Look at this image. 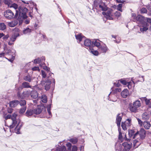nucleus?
Wrapping results in <instances>:
<instances>
[{
  "mask_svg": "<svg viewBox=\"0 0 151 151\" xmlns=\"http://www.w3.org/2000/svg\"><path fill=\"white\" fill-rule=\"evenodd\" d=\"M18 12V16L17 17V19L19 20L22 17L23 19H26L27 16L26 15L28 11V9L25 7L19 6L18 10H17Z\"/></svg>",
  "mask_w": 151,
  "mask_h": 151,
  "instance_id": "obj_1",
  "label": "nucleus"
},
{
  "mask_svg": "<svg viewBox=\"0 0 151 151\" xmlns=\"http://www.w3.org/2000/svg\"><path fill=\"white\" fill-rule=\"evenodd\" d=\"M16 13L15 15L13 12L10 9L7 10L4 12V16L5 17L8 19H11L14 18L17 19V17L18 16V12L16 10Z\"/></svg>",
  "mask_w": 151,
  "mask_h": 151,
  "instance_id": "obj_2",
  "label": "nucleus"
},
{
  "mask_svg": "<svg viewBox=\"0 0 151 151\" xmlns=\"http://www.w3.org/2000/svg\"><path fill=\"white\" fill-rule=\"evenodd\" d=\"M145 21V17L140 15L136 17L135 14L133 13V21L135 22L140 25L146 23Z\"/></svg>",
  "mask_w": 151,
  "mask_h": 151,
  "instance_id": "obj_3",
  "label": "nucleus"
},
{
  "mask_svg": "<svg viewBox=\"0 0 151 151\" xmlns=\"http://www.w3.org/2000/svg\"><path fill=\"white\" fill-rule=\"evenodd\" d=\"M94 6L97 8H99V9L102 11H105L107 9V7L105 5V3L103 2H100L97 1H94Z\"/></svg>",
  "mask_w": 151,
  "mask_h": 151,
  "instance_id": "obj_4",
  "label": "nucleus"
},
{
  "mask_svg": "<svg viewBox=\"0 0 151 151\" xmlns=\"http://www.w3.org/2000/svg\"><path fill=\"white\" fill-rule=\"evenodd\" d=\"M102 14L105 16V17L108 19L113 20V16L114 13L112 12V10L108 9L107 7V10L105 11H103Z\"/></svg>",
  "mask_w": 151,
  "mask_h": 151,
  "instance_id": "obj_5",
  "label": "nucleus"
},
{
  "mask_svg": "<svg viewBox=\"0 0 151 151\" xmlns=\"http://www.w3.org/2000/svg\"><path fill=\"white\" fill-rule=\"evenodd\" d=\"M51 84V81L50 79H49V77H47V79L45 80H42L41 82V84L44 86L45 89L46 91L49 90L50 88V84Z\"/></svg>",
  "mask_w": 151,
  "mask_h": 151,
  "instance_id": "obj_6",
  "label": "nucleus"
},
{
  "mask_svg": "<svg viewBox=\"0 0 151 151\" xmlns=\"http://www.w3.org/2000/svg\"><path fill=\"white\" fill-rule=\"evenodd\" d=\"M31 92L29 90L25 91L23 93H21L19 92H18L17 96L20 99H23L28 98L29 95H30Z\"/></svg>",
  "mask_w": 151,
  "mask_h": 151,
  "instance_id": "obj_7",
  "label": "nucleus"
},
{
  "mask_svg": "<svg viewBox=\"0 0 151 151\" xmlns=\"http://www.w3.org/2000/svg\"><path fill=\"white\" fill-rule=\"evenodd\" d=\"M139 134L140 138L142 139H143L145 137L146 132L144 129L141 128L139 132L137 131L134 134L133 139L136 138Z\"/></svg>",
  "mask_w": 151,
  "mask_h": 151,
  "instance_id": "obj_8",
  "label": "nucleus"
},
{
  "mask_svg": "<svg viewBox=\"0 0 151 151\" xmlns=\"http://www.w3.org/2000/svg\"><path fill=\"white\" fill-rule=\"evenodd\" d=\"M34 114H40L42 111L44 112V113L46 112V110L44 107L42 106H38L35 109H33Z\"/></svg>",
  "mask_w": 151,
  "mask_h": 151,
  "instance_id": "obj_9",
  "label": "nucleus"
},
{
  "mask_svg": "<svg viewBox=\"0 0 151 151\" xmlns=\"http://www.w3.org/2000/svg\"><path fill=\"white\" fill-rule=\"evenodd\" d=\"M141 105L140 101L139 100L136 101L133 104V112L136 113L138 111V108Z\"/></svg>",
  "mask_w": 151,
  "mask_h": 151,
  "instance_id": "obj_10",
  "label": "nucleus"
},
{
  "mask_svg": "<svg viewBox=\"0 0 151 151\" xmlns=\"http://www.w3.org/2000/svg\"><path fill=\"white\" fill-rule=\"evenodd\" d=\"M126 139H125L127 140V142H129L130 141L131 139H127V138H125ZM130 144H132L131 143H129V142H125L123 143L122 146L124 147V149L125 151H129L130 149L131 148Z\"/></svg>",
  "mask_w": 151,
  "mask_h": 151,
  "instance_id": "obj_11",
  "label": "nucleus"
},
{
  "mask_svg": "<svg viewBox=\"0 0 151 151\" xmlns=\"http://www.w3.org/2000/svg\"><path fill=\"white\" fill-rule=\"evenodd\" d=\"M6 52L9 55H11V59H8L11 62L13 61L15 58V50L14 49L8 50L6 51Z\"/></svg>",
  "mask_w": 151,
  "mask_h": 151,
  "instance_id": "obj_12",
  "label": "nucleus"
},
{
  "mask_svg": "<svg viewBox=\"0 0 151 151\" xmlns=\"http://www.w3.org/2000/svg\"><path fill=\"white\" fill-rule=\"evenodd\" d=\"M149 24L147 23H145L144 24L139 25L140 28V30L141 32L144 33L146 32L148 29Z\"/></svg>",
  "mask_w": 151,
  "mask_h": 151,
  "instance_id": "obj_13",
  "label": "nucleus"
},
{
  "mask_svg": "<svg viewBox=\"0 0 151 151\" xmlns=\"http://www.w3.org/2000/svg\"><path fill=\"white\" fill-rule=\"evenodd\" d=\"M17 116V115L16 114L14 113L11 116V118L12 121V124L10 126V128L11 129L13 128L17 124L18 120H16V117Z\"/></svg>",
  "mask_w": 151,
  "mask_h": 151,
  "instance_id": "obj_14",
  "label": "nucleus"
},
{
  "mask_svg": "<svg viewBox=\"0 0 151 151\" xmlns=\"http://www.w3.org/2000/svg\"><path fill=\"white\" fill-rule=\"evenodd\" d=\"M92 42L89 39H86L84 40L83 44L81 43L82 46L85 47L86 48L92 47Z\"/></svg>",
  "mask_w": 151,
  "mask_h": 151,
  "instance_id": "obj_15",
  "label": "nucleus"
},
{
  "mask_svg": "<svg viewBox=\"0 0 151 151\" xmlns=\"http://www.w3.org/2000/svg\"><path fill=\"white\" fill-rule=\"evenodd\" d=\"M17 123L18 124L15 128V131L17 132L16 133L17 134H19L20 133L19 131L22 126V123L19 120H18Z\"/></svg>",
  "mask_w": 151,
  "mask_h": 151,
  "instance_id": "obj_16",
  "label": "nucleus"
},
{
  "mask_svg": "<svg viewBox=\"0 0 151 151\" xmlns=\"http://www.w3.org/2000/svg\"><path fill=\"white\" fill-rule=\"evenodd\" d=\"M75 37L77 42L79 43H80L85 38L81 33L78 34L77 35L76 34Z\"/></svg>",
  "mask_w": 151,
  "mask_h": 151,
  "instance_id": "obj_17",
  "label": "nucleus"
},
{
  "mask_svg": "<svg viewBox=\"0 0 151 151\" xmlns=\"http://www.w3.org/2000/svg\"><path fill=\"white\" fill-rule=\"evenodd\" d=\"M122 114H119L117 115L116 117V123L117 124L118 127H119L120 126L121 122L122 119Z\"/></svg>",
  "mask_w": 151,
  "mask_h": 151,
  "instance_id": "obj_18",
  "label": "nucleus"
},
{
  "mask_svg": "<svg viewBox=\"0 0 151 151\" xmlns=\"http://www.w3.org/2000/svg\"><path fill=\"white\" fill-rule=\"evenodd\" d=\"M34 114V112L33 109H28L25 113V115L28 117H30Z\"/></svg>",
  "mask_w": 151,
  "mask_h": 151,
  "instance_id": "obj_19",
  "label": "nucleus"
},
{
  "mask_svg": "<svg viewBox=\"0 0 151 151\" xmlns=\"http://www.w3.org/2000/svg\"><path fill=\"white\" fill-rule=\"evenodd\" d=\"M19 104V101L18 100H14L10 102L9 104L10 107H16Z\"/></svg>",
  "mask_w": 151,
  "mask_h": 151,
  "instance_id": "obj_20",
  "label": "nucleus"
},
{
  "mask_svg": "<svg viewBox=\"0 0 151 151\" xmlns=\"http://www.w3.org/2000/svg\"><path fill=\"white\" fill-rule=\"evenodd\" d=\"M34 62L35 63H38L41 67H42L43 65H44V63H42V60L41 58H39L35 59L34 60Z\"/></svg>",
  "mask_w": 151,
  "mask_h": 151,
  "instance_id": "obj_21",
  "label": "nucleus"
},
{
  "mask_svg": "<svg viewBox=\"0 0 151 151\" xmlns=\"http://www.w3.org/2000/svg\"><path fill=\"white\" fill-rule=\"evenodd\" d=\"M30 96L32 98L35 99L38 97V93L36 90H33L31 92Z\"/></svg>",
  "mask_w": 151,
  "mask_h": 151,
  "instance_id": "obj_22",
  "label": "nucleus"
},
{
  "mask_svg": "<svg viewBox=\"0 0 151 151\" xmlns=\"http://www.w3.org/2000/svg\"><path fill=\"white\" fill-rule=\"evenodd\" d=\"M23 79L26 81L30 82L32 80L33 78L29 74L25 75L23 78Z\"/></svg>",
  "mask_w": 151,
  "mask_h": 151,
  "instance_id": "obj_23",
  "label": "nucleus"
},
{
  "mask_svg": "<svg viewBox=\"0 0 151 151\" xmlns=\"http://www.w3.org/2000/svg\"><path fill=\"white\" fill-rule=\"evenodd\" d=\"M129 94V91L128 90L124 89L121 93V95L124 98H126Z\"/></svg>",
  "mask_w": 151,
  "mask_h": 151,
  "instance_id": "obj_24",
  "label": "nucleus"
},
{
  "mask_svg": "<svg viewBox=\"0 0 151 151\" xmlns=\"http://www.w3.org/2000/svg\"><path fill=\"white\" fill-rule=\"evenodd\" d=\"M93 45L99 48L101 46L100 43L98 40H95L92 42V47H93Z\"/></svg>",
  "mask_w": 151,
  "mask_h": 151,
  "instance_id": "obj_25",
  "label": "nucleus"
},
{
  "mask_svg": "<svg viewBox=\"0 0 151 151\" xmlns=\"http://www.w3.org/2000/svg\"><path fill=\"white\" fill-rule=\"evenodd\" d=\"M119 82H120L122 83L124 85H127L128 87V88H131V86L129 85V83L128 82H127L125 80L123 79H121L120 80L118 81Z\"/></svg>",
  "mask_w": 151,
  "mask_h": 151,
  "instance_id": "obj_26",
  "label": "nucleus"
},
{
  "mask_svg": "<svg viewBox=\"0 0 151 151\" xmlns=\"http://www.w3.org/2000/svg\"><path fill=\"white\" fill-rule=\"evenodd\" d=\"M99 49L101 52L104 53H106L108 50L107 47L106 45L101 46Z\"/></svg>",
  "mask_w": 151,
  "mask_h": 151,
  "instance_id": "obj_27",
  "label": "nucleus"
},
{
  "mask_svg": "<svg viewBox=\"0 0 151 151\" xmlns=\"http://www.w3.org/2000/svg\"><path fill=\"white\" fill-rule=\"evenodd\" d=\"M18 23V21L15 20L9 22L8 24L9 27H13L17 25Z\"/></svg>",
  "mask_w": 151,
  "mask_h": 151,
  "instance_id": "obj_28",
  "label": "nucleus"
},
{
  "mask_svg": "<svg viewBox=\"0 0 151 151\" xmlns=\"http://www.w3.org/2000/svg\"><path fill=\"white\" fill-rule=\"evenodd\" d=\"M142 118L144 120H147L149 119V115L147 113L145 112L142 114Z\"/></svg>",
  "mask_w": 151,
  "mask_h": 151,
  "instance_id": "obj_29",
  "label": "nucleus"
},
{
  "mask_svg": "<svg viewBox=\"0 0 151 151\" xmlns=\"http://www.w3.org/2000/svg\"><path fill=\"white\" fill-rule=\"evenodd\" d=\"M22 86L24 88H30L31 87L29 83L25 81L22 83Z\"/></svg>",
  "mask_w": 151,
  "mask_h": 151,
  "instance_id": "obj_30",
  "label": "nucleus"
},
{
  "mask_svg": "<svg viewBox=\"0 0 151 151\" xmlns=\"http://www.w3.org/2000/svg\"><path fill=\"white\" fill-rule=\"evenodd\" d=\"M89 51L91 53L94 55L97 56L99 54L98 51L97 50H95L93 49V47H90V49H89Z\"/></svg>",
  "mask_w": 151,
  "mask_h": 151,
  "instance_id": "obj_31",
  "label": "nucleus"
},
{
  "mask_svg": "<svg viewBox=\"0 0 151 151\" xmlns=\"http://www.w3.org/2000/svg\"><path fill=\"white\" fill-rule=\"evenodd\" d=\"M143 126L145 129H148L151 126V124L150 122L145 121L143 123Z\"/></svg>",
  "mask_w": 151,
  "mask_h": 151,
  "instance_id": "obj_32",
  "label": "nucleus"
},
{
  "mask_svg": "<svg viewBox=\"0 0 151 151\" xmlns=\"http://www.w3.org/2000/svg\"><path fill=\"white\" fill-rule=\"evenodd\" d=\"M116 151H125L124 149V147L121 145H116L115 147Z\"/></svg>",
  "mask_w": 151,
  "mask_h": 151,
  "instance_id": "obj_33",
  "label": "nucleus"
},
{
  "mask_svg": "<svg viewBox=\"0 0 151 151\" xmlns=\"http://www.w3.org/2000/svg\"><path fill=\"white\" fill-rule=\"evenodd\" d=\"M3 2L5 4L7 5L9 7L11 6H12V4L13 2L11 0H4Z\"/></svg>",
  "mask_w": 151,
  "mask_h": 151,
  "instance_id": "obj_34",
  "label": "nucleus"
},
{
  "mask_svg": "<svg viewBox=\"0 0 151 151\" xmlns=\"http://www.w3.org/2000/svg\"><path fill=\"white\" fill-rule=\"evenodd\" d=\"M19 34H17V35H15L14 34L13 35L10 37V41H12V42L15 41L16 39L19 36Z\"/></svg>",
  "mask_w": 151,
  "mask_h": 151,
  "instance_id": "obj_35",
  "label": "nucleus"
},
{
  "mask_svg": "<svg viewBox=\"0 0 151 151\" xmlns=\"http://www.w3.org/2000/svg\"><path fill=\"white\" fill-rule=\"evenodd\" d=\"M32 30L28 27L24 29L23 30V33L24 34H27L30 33L32 32Z\"/></svg>",
  "mask_w": 151,
  "mask_h": 151,
  "instance_id": "obj_36",
  "label": "nucleus"
},
{
  "mask_svg": "<svg viewBox=\"0 0 151 151\" xmlns=\"http://www.w3.org/2000/svg\"><path fill=\"white\" fill-rule=\"evenodd\" d=\"M144 100L146 105H148L149 107L151 108V99H147L146 97L144 98Z\"/></svg>",
  "mask_w": 151,
  "mask_h": 151,
  "instance_id": "obj_37",
  "label": "nucleus"
},
{
  "mask_svg": "<svg viewBox=\"0 0 151 151\" xmlns=\"http://www.w3.org/2000/svg\"><path fill=\"white\" fill-rule=\"evenodd\" d=\"M47 109V112L49 114V118H50L52 116V114H51V113L50 111V109H51V104H49L46 107Z\"/></svg>",
  "mask_w": 151,
  "mask_h": 151,
  "instance_id": "obj_38",
  "label": "nucleus"
},
{
  "mask_svg": "<svg viewBox=\"0 0 151 151\" xmlns=\"http://www.w3.org/2000/svg\"><path fill=\"white\" fill-rule=\"evenodd\" d=\"M57 151H66V148L65 146H63L62 147L59 146L57 148Z\"/></svg>",
  "mask_w": 151,
  "mask_h": 151,
  "instance_id": "obj_39",
  "label": "nucleus"
},
{
  "mask_svg": "<svg viewBox=\"0 0 151 151\" xmlns=\"http://www.w3.org/2000/svg\"><path fill=\"white\" fill-rule=\"evenodd\" d=\"M134 147L136 148L137 147L140 145V143L137 140H134L133 142Z\"/></svg>",
  "mask_w": 151,
  "mask_h": 151,
  "instance_id": "obj_40",
  "label": "nucleus"
},
{
  "mask_svg": "<svg viewBox=\"0 0 151 151\" xmlns=\"http://www.w3.org/2000/svg\"><path fill=\"white\" fill-rule=\"evenodd\" d=\"M27 109V106H22V107L19 110V113L20 114H23L24 113L25 111H26Z\"/></svg>",
  "mask_w": 151,
  "mask_h": 151,
  "instance_id": "obj_41",
  "label": "nucleus"
},
{
  "mask_svg": "<svg viewBox=\"0 0 151 151\" xmlns=\"http://www.w3.org/2000/svg\"><path fill=\"white\" fill-rule=\"evenodd\" d=\"M41 100L44 103H46L47 101V98L45 95H43L41 98Z\"/></svg>",
  "mask_w": 151,
  "mask_h": 151,
  "instance_id": "obj_42",
  "label": "nucleus"
},
{
  "mask_svg": "<svg viewBox=\"0 0 151 151\" xmlns=\"http://www.w3.org/2000/svg\"><path fill=\"white\" fill-rule=\"evenodd\" d=\"M131 119H127L126 121L125 122L127 127L128 128L129 127L131 126Z\"/></svg>",
  "mask_w": 151,
  "mask_h": 151,
  "instance_id": "obj_43",
  "label": "nucleus"
},
{
  "mask_svg": "<svg viewBox=\"0 0 151 151\" xmlns=\"http://www.w3.org/2000/svg\"><path fill=\"white\" fill-rule=\"evenodd\" d=\"M19 103L21 106H26V101L24 100H21L20 101H19Z\"/></svg>",
  "mask_w": 151,
  "mask_h": 151,
  "instance_id": "obj_44",
  "label": "nucleus"
},
{
  "mask_svg": "<svg viewBox=\"0 0 151 151\" xmlns=\"http://www.w3.org/2000/svg\"><path fill=\"white\" fill-rule=\"evenodd\" d=\"M41 75L42 78H47V77H48L49 79V76H47L46 72L44 70L41 71Z\"/></svg>",
  "mask_w": 151,
  "mask_h": 151,
  "instance_id": "obj_45",
  "label": "nucleus"
},
{
  "mask_svg": "<svg viewBox=\"0 0 151 151\" xmlns=\"http://www.w3.org/2000/svg\"><path fill=\"white\" fill-rule=\"evenodd\" d=\"M78 140L76 138H71L69 141L73 144H76L78 142Z\"/></svg>",
  "mask_w": 151,
  "mask_h": 151,
  "instance_id": "obj_46",
  "label": "nucleus"
},
{
  "mask_svg": "<svg viewBox=\"0 0 151 151\" xmlns=\"http://www.w3.org/2000/svg\"><path fill=\"white\" fill-rule=\"evenodd\" d=\"M6 28V26L4 23H0V30H4Z\"/></svg>",
  "mask_w": 151,
  "mask_h": 151,
  "instance_id": "obj_47",
  "label": "nucleus"
},
{
  "mask_svg": "<svg viewBox=\"0 0 151 151\" xmlns=\"http://www.w3.org/2000/svg\"><path fill=\"white\" fill-rule=\"evenodd\" d=\"M121 127H122V128L124 130H126L128 128V127H127V126H126V123H125V122H122Z\"/></svg>",
  "mask_w": 151,
  "mask_h": 151,
  "instance_id": "obj_48",
  "label": "nucleus"
},
{
  "mask_svg": "<svg viewBox=\"0 0 151 151\" xmlns=\"http://www.w3.org/2000/svg\"><path fill=\"white\" fill-rule=\"evenodd\" d=\"M13 32L14 33V34L15 35H17V34H19V30L17 28H15L13 30Z\"/></svg>",
  "mask_w": 151,
  "mask_h": 151,
  "instance_id": "obj_49",
  "label": "nucleus"
},
{
  "mask_svg": "<svg viewBox=\"0 0 151 151\" xmlns=\"http://www.w3.org/2000/svg\"><path fill=\"white\" fill-rule=\"evenodd\" d=\"M12 6H11L10 8L13 7L15 9H17L18 8V6L17 4L15 3H12Z\"/></svg>",
  "mask_w": 151,
  "mask_h": 151,
  "instance_id": "obj_50",
  "label": "nucleus"
},
{
  "mask_svg": "<svg viewBox=\"0 0 151 151\" xmlns=\"http://www.w3.org/2000/svg\"><path fill=\"white\" fill-rule=\"evenodd\" d=\"M122 4H119L117 6V9L118 10L122 12Z\"/></svg>",
  "mask_w": 151,
  "mask_h": 151,
  "instance_id": "obj_51",
  "label": "nucleus"
},
{
  "mask_svg": "<svg viewBox=\"0 0 151 151\" xmlns=\"http://www.w3.org/2000/svg\"><path fill=\"white\" fill-rule=\"evenodd\" d=\"M111 37L114 38L115 39V40H114V41L116 43H118L120 42V39H118V40H117V37H116L115 36H114L113 35H111Z\"/></svg>",
  "mask_w": 151,
  "mask_h": 151,
  "instance_id": "obj_52",
  "label": "nucleus"
},
{
  "mask_svg": "<svg viewBox=\"0 0 151 151\" xmlns=\"http://www.w3.org/2000/svg\"><path fill=\"white\" fill-rule=\"evenodd\" d=\"M127 109L128 110H129L131 112H132V104L131 103H129Z\"/></svg>",
  "mask_w": 151,
  "mask_h": 151,
  "instance_id": "obj_53",
  "label": "nucleus"
},
{
  "mask_svg": "<svg viewBox=\"0 0 151 151\" xmlns=\"http://www.w3.org/2000/svg\"><path fill=\"white\" fill-rule=\"evenodd\" d=\"M114 14L116 17H117V18L121 16V13L119 12H116Z\"/></svg>",
  "mask_w": 151,
  "mask_h": 151,
  "instance_id": "obj_54",
  "label": "nucleus"
},
{
  "mask_svg": "<svg viewBox=\"0 0 151 151\" xmlns=\"http://www.w3.org/2000/svg\"><path fill=\"white\" fill-rule=\"evenodd\" d=\"M147 12V10L145 8H143L141 10V12L142 13H146Z\"/></svg>",
  "mask_w": 151,
  "mask_h": 151,
  "instance_id": "obj_55",
  "label": "nucleus"
},
{
  "mask_svg": "<svg viewBox=\"0 0 151 151\" xmlns=\"http://www.w3.org/2000/svg\"><path fill=\"white\" fill-rule=\"evenodd\" d=\"M51 82H52V84L53 86V90H54V87H55V80L54 79L52 78V79L51 80Z\"/></svg>",
  "mask_w": 151,
  "mask_h": 151,
  "instance_id": "obj_56",
  "label": "nucleus"
},
{
  "mask_svg": "<svg viewBox=\"0 0 151 151\" xmlns=\"http://www.w3.org/2000/svg\"><path fill=\"white\" fill-rule=\"evenodd\" d=\"M78 150V148L77 146L75 145H74L73 146L72 151H77Z\"/></svg>",
  "mask_w": 151,
  "mask_h": 151,
  "instance_id": "obj_57",
  "label": "nucleus"
},
{
  "mask_svg": "<svg viewBox=\"0 0 151 151\" xmlns=\"http://www.w3.org/2000/svg\"><path fill=\"white\" fill-rule=\"evenodd\" d=\"M129 135L130 138L132 137V129L129 130Z\"/></svg>",
  "mask_w": 151,
  "mask_h": 151,
  "instance_id": "obj_58",
  "label": "nucleus"
},
{
  "mask_svg": "<svg viewBox=\"0 0 151 151\" xmlns=\"http://www.w3.org/2000/svg\"><path fill=\"white\" fill-rule=\"evenodd\" d=\"M146 21L147 23H149L151 24V19L145 18Z\"/></svg>",
  "mask_w": 151,
  "mask_h": 151,
  "instance_id": "obj_59",
  "label": "nucleus"
},
{
  "mask_svg": "<svg viewBox=\"0 0 151 151\" xmlns=\"http://www.w3.org/2000/svg\"><path fill=\"white\" fill-rule=\"evenodd\" d=\"M137 120H138L139 124L140 125V126H142L143 123L142 121L139 118L137 119Z\"/></svg>",
  "mask_w": 151,
  "mask_h": 151,
  "instance_id": "obj_60",
  "label": "nucleus"
},
{
  "mask_svg": "<svg viewBox=\"0 0 151 151\" xmlns=\"http://www.w3.org/2000/svg\"><path fill=\"white\" fill-rule=\"evenodd\" d=\"M11 117V116L10 114H8L5 117V118L6 120H7L8 119H9Z\"/></svg>",
  "mask_w": 151,
  "mask_h": 151,
  "instance_id": "obj_61",
  "label": "nucleus"
},
{
  "mask_svg": "<svg viewBox=\"0 0 151 151\" xmlns=\"http://www.w3.org/2000/svg\"><path fill=\"white\" fill-rule=\"evenodd\" d=\"M119 139L120 141H122V133H119Z\"/></svg>",
  "mask_w": 151,
  "mask_h": 151,
  "instance_id": "obj_62",
  "label": "nucleus"
},
{
  "mask_svg": "<svg viewBox=\"0 0 151 151\" xmlns=\"http://www.w3.org/2000/svg\"><path fill=\"white\" fill-rule=\"evenodd\" d=\"M13 109L11 108H9L8 109V112L9 113H11L13 111Z\"/></svg>",
  "mask_w": 151,
  "mask_h": 151,
  "instance_id": "obj_63",
  "label": "nucleus"
},
{
  "mask_svg": "<svg viewBox=\"0 0 151 151\" xmlns=\"http://www.w3.org/2000/svg\"><path fill=\"white\" fill-rule=\"evenodd\" d=\"M39 69V67H35L32 68V70H38Z\"/></svg>",
  "mask_w": 151,
  "mask_h": 151,
  "instance_id": "obj_64",
  "label": "nucleus"
}]
</instances>
